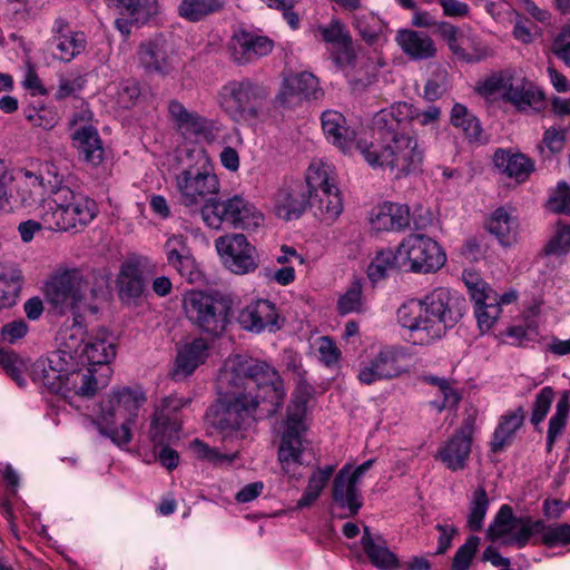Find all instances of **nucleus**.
Segmentation results:
<instances>
[{
	"instance_id": "cd10ccee",
	"label": "nucleus",
	"mask_w": 570,
	"mask_h": 570,
	"mask_svg": "<svg viewBox=\"0 0 570 570\" xmlns=\"http://www.w3.org/2000/svg\"><path fill=\"white\" fill-rule=\"evenodd\" d=\"M140 65L148 72L166 75L171 69L168 45L161 38L142 42L138 49Z\"/></svg>"
},
{
	"instance_id": "9d476101",
	"label": "nucleus",
	"mask_w": 570,
	"mask_h": 570,
	"mask_svg": "<svg viewBox=\"0 0 570 570\" xmlns=\"http://www.w3.org/2000/svg\"><path fill=\"white\" fill-rule=\"evenodd\" d=\"M202 218L210 228L227 225L234 228L249 229L261 225L262 215L247 200L234 196L225 200H215L202 208Z\"/></svg>"
},
{
	"instance_id": "4d7b16f0",
	"label": "nucleus",
	"mask_w": 570,
	"mask_h": 570,
	"mask_svg": "<svg viewBox=\"0 0 570 570\" xmlns=\"http://www.w3.org/2000/svg\"><path fill=\"white\" fill-rule=\"evenodd\" d=\"M46 173L42 171L40 175H36L31 171L26 173V178H28V187H39L43 193H38L39 197H42L45 193L51 195V184L57 181L60 186H65L62 184V178L59 176L57 168L53 165H46Z\"/></svg>"
},
{
	"instance_id": "13d9d810",
	"label": "nucleus",
	"mask_w": 570,
	"mask_h": 570,
	"mask_svg": "<svg viewBox=\"0 0 570 570\" xmlns=\"http://www.w3.org/2000/svg\"><path fill=\"white\" fill-rule=\"evenodd\" d=\"M462 281L468 287L474 303H484L488 296L494 294L489 285L474 271H463Z\"/></svg>"
},
{
	"instance_id": "0e129e2a",
	"label": "nucleus",
	"mask_w": 570,
	"mask_h": 570,
	"mask_svg": "<svg viewBox=\"0 0 570 570\" xmlns=\"http://www.w3.org/2000/svg\"><path fill=\"white\" fill-rule=\"evenodd\" d=\"M554 399V391L550 386L543 387L537 395L534 404H533V412L531 416V422L534 425H538L541 423L544 417L547 416L551 403Z\"/></svg>"
},
{
	"instance_id": "7c9ffc66",
	"label": "nucleus",
	"mask_w": 570,
	"mask_h": 570,
	"mask_svg": "<svg viewBox=\"0 0 570 570\" xmlns=\"http://www.w3.org/2000/svg\"><path fill=\"white\" fill-rule=\"evenodd\" d=\"M73 358L75 355L70 352L59 348L42 363L41 382L49 391L61 386V379L75 367Z\"/></svg>"
},
{
	"instance_id": "4c0bfd02",
	"label": "nucleus",
	"mask_w": 570,
	"mask_h": 570,
	"mask_svg": "<svg viewBox=\"0 0 570 570\" xmlns=\"http://www.w3.org/2000/svg\"><path fill=\"white\" fill-rule=\"evenodd\" d=\"M38 209V217L42 220L43 228L63 232L75 228L65 207L56 202V194H51L49 198L42 199Z\"/></svg>"
},
{
	"instance_id": "603ef678",
	"label": "nucleus",
	"mask_w": 570,
	"mask_h": 570,
	"mask_svg": "<svg viewBox=\"0 0 570 570\" xmlns=\"http://www.w3.org/2000/svg\"><path fill=\"white\" fill-rule=\"evenodd\" d=\"M436 33L446 42L449 50L459 59L471 62L473 58L459 43L462 36L461 30L448 21L438 23Z\"/></svg>"
},
{
	"instance_id": "58836bf2",
	"label": "nucleus",
	"mask_w": 570,
	"mask_h": 570,
	"mask_svg": "<svg viewBox=\"0 0 570 570\" xmlns=\"http://www.w3.org/2000/svg\"><path fill=\"white\" fill-rule=\"evenodd\" d=\"M487 228L503 246H510L517 240V218L503 207L493 212L487 223Z\"/></svg>"
},
{
	"instance_id": "37998d69",
	"label": "nucleus",
	"mask_w": 570,
	"mask_h": 570,
	"mask_svg": "<svg viewBox=\"0 0 570 570\" xmlns=\"http://www.w3.org/2000/svg\"><path fill=\"white\" fill-rule=\"evenodd\" d=\"M52 45L58 50L53 56L63 62H69L85 50L86 38L83 33L69 32V35L55 36Z\"/></svg>"
},
{
	"instance_id": "6ab92c4d",
	"label": "nucleus",
	"mask_w": 570,
	"mask_h": 570,
	"mask_svg": "<svg viewBox=\"0 0 570 570\" xmlns=\"http://www.w3.org/2000/svg\"><path fill=\"white\" fill-rule=\"evenodd\" d=\"M272 49L271 39L245 30L236 32L230 41L232 58L238 65H246L267 56Z\"/></svg>"
},
{
	"instance_id": "aec40b11",
	"label": "nucleus",
	"mask_w": 570,
	"mask_h": 570,
	"mask_svg": "<svg viewBox=\"0 0 570 570\" xmlns=\"http://www.w3.org/2000/svg\"><path fill=\"white\" fill-rule=\"evenodd\" d=\"M311 206L307 181L295 183L278 190L276 195V215L285 220L297 219Z\"/></svg>"
},
{
	"instance_id": "774afa93",
	"label": "nucleus",
	"mask_w": 570,
	"mask_h": 570,
	"mask_svg": "<svg viewBox=\"0 0 570 570\" xmlns=\"http://www.w3.org/2000/svg\"><path fill=\"white\" fill-rule=\"evenodd\" d=\"M0 364L4 368L6 373L19 385L23 386L26 380L23 376L22 365L17 356L12 353L0 351Z\"/></svg>"
},
{
	"instance_id": "bf43d9fd",
	"label": "nucleus",
	"mask_w": 570,
	"mask_h": 570,
	"mask_svg": "<svg viewBox=\"0 0 570 570\" xmlns=\"http://www.w3.org/2000/svg\"><path fill=\"white\" fill-rule=\"evenodd\" d=\"M540 534H542V543L549 548L566 546L570 543V524L546 525L543 523V530Z\"/></svg>"
},
{
	"instance_id": "052dcab7",
	"label": "nucleus",
	"mask_w": 570,
	"mask_h": 570,
	"mask_svg": "<svg viewBox=\"0 0 570 570\" xmlns=\"http://www.w3.org/2000/svg\"><path fill=\"white\" fill-rule=\"evenodd\" d=\"M337 309L342 315L362 311V286L354 282L337 302Z\"/></svg>"
},
{
	"instance_id": "49530a36",
	"label": "nucleus",
	"mask_w": 570,
	"mask_h": 570,
	"mask_svg": "<svg viewBox=\"0 0 570 570\" xmlns=\"http://www.w3.org/2000/svg\"><path fill=\"white\" fill-rule=\"evenodd\" d=\"M490 500L484 487H478L470 501V512L468 514L466 527L471 531H480L483 525V519L489 509Z\"/></svg>"
},
{
	"instance_id": "f8f14e48",
	"label": "nucleus",
	"mask_w": 570,
	"mask_h": 570,
	"mask_svg": "<svg viewBox=\"0 0 570 570\" xmlns=\"http://www.w3.org/2000/svg\"><path fill=\"white\" fill-rule=\"evenodd\" d=\"M309 186L311 208L324 222H334L343 210L338 188L331 183L326 166H309L306 174Z\"/></svg>"
},
{
	"instance_id": "de8ad7c7",
	"label": "nucleus",
	"mask_w": 570,
	"mask_h": 570,
	"mask_svg": "<svg viewBox=\"0 0 570 570\" xmlns=\"http://www.w3.org/2000/svg\"><path fill=\"white\" fill-rule=\"evenodd\" d=\"M475 304V317L478 322V326L482 333L489 331L493 324L497 322L501 307L498 301V294L494 293L484 299V303H474Z\"/></svg>"
},
{
	"instance_id": "680f3d73",
	"label": "nucleus",
	"mask_w": 570,
	"mask_h": 570,
	"mask_svg": "<svg viewBox=\"0 0 570 570\" xmlns=\"http://www.w3.org/2000/svg\"><path fill=\"white\" fill-rule=\"evenodd\" d=\"M570 250V226H560L556 235L547 243L542 249L546 256H561Z\"/></svg>"
},
{
	"instance_id": "4468645a",
	"label": "nucleus",
	"mask_w": 570,
	"mask_h": 570,
	"mask_svg": "<svg viewBox=\"0 0 570 570\" xmlns=\"http://www.w3.org/2000/svg\"><path fill=\"white\" fill-rule=\"evenodd\" d=\"M475 430V414H468L455 433L438 450L435 459L440 460L449 470H463L471 453L473 433Z\"/></svg>"
},
{
	"instance_id": "b1692460",
	"label": "nucleus",
	"mask_w": 570,
	"mask_h": 570,
	"mask_svg": "<svg viewBox=\"0 0 570 570\" xmlns=\"http://www.w3.org/2000/svg\"><path fill=\"white\" fill-rule=\"evenodd\" d=\"M400 373L396 351L385 347L368 364L360 368L358 380L368 385L376 381L396 377Z\"/></svg>"
},
{
	"instance_id": "e433bc0d",
	"label": "nucleus",
	"mask_w": 570,
	"mask_h": 570,
	"mask_svg": "<svg viewBox=\"0 0 570 570\" xmlns=\"http://www.w3.org/2000/svg\"><path fill=\"white\" fill-rule=\"evenodd\" d=\"M450 122L460 128L471 144L483 145L488 141L483 134L480 120L462 104H454L451 110Z\"/></svg>"
},
{
	"instance_id": "7ed1b4c3",
	"label": "nucleus",
	"mask_w": 570,
	"mask_h": 570,
	"mask_svg": "<svg viewBox=\"0 0 570 570\" xmlns=\"http://www.w3.org/2000/svg\"><path fill=\"white\" fill-rule=\"evenodd\" d=\"M466 301L456 292L438 287L420 301H409L397 309V321L409 330L413 344L429 345L445 335L463 317Z\"/></svg>"
},
{
	"instance_id": "6e6552de",
	"label": "nucleus",
	"mask_w": 570,
	"mask_h": 570,
	"mask_svg": "<svg viewBox=\"0 0 570 570\" xmlns=\"http://www.w3.org/2000/svg\"><path fill=\"white\" fill-rule=\"evenodd\" d=\"M87 291L94 298L99 296L101 288H89V281L78 269L67 271L52 277L47 284L46 295L55 309L63 314L71 311L78 315L85 305Z\"/></svg>"
},
{
	"instance_id": "5701e85b",
	"label": "nucleus",
	"mask_w": 570,
	"mask_h": 570,
	"mask_svg": "<svg viewBox=\"0 0 570 570\" xmlns=\"http://www.w3.org/2000/svg\"><path fill=\"white\" fill-rule=\"evenodd\" d=\"M395 40L405 56L412 60H430L438 55L435 41L423 31L402 29L397 31Z\"/></svg>"
},
{
	"instance_id": "f3484780",
	"label": "nucleus",
	"mask_w": 570,
	"mask_h": 570,
	"mask_svg": "<svg viewBox=\"0 0 570 570\" xmlns=\"http://www.w3.org/2000/svg\"><path fill=\"white\" fill-rule=\"evenodd\" d=\"M51 187V194H56V202L65 207L75 228L86 226L96 217L98 209L94 199L57 181Z\"/></svg>"
},
{
	"instance_id": "dca6fc26",
	"label": "nucleus",
	"mask_w": 570,
	"mask_h": 570,
	"mask_svg": "<svg viewBox=\"0 0 570 570\" xmlns=\"http://www.w3.org/2000/svg\"><path fill=\"white\" fill-rule=\"evenodd\" d=\"M92 114L90 110L76 112L70 119L71 126H78L71 135L73 146L78 149L83 160L92 166H98L104 159V148L98 130L89 125Z\"/></svg>"
},
{
	"instance_id": "a211bd4d",
	"label": "nucleus",
	"mask_w": 570,
	"mask_h": 570,
	"mask_svg": "<svg viewBox=\"0 0 570 570\" xmlns=\"http://www.w3.org/2000/svg\"><path fill=\"white\" fill-rule=\"evenodd\" d=\"M237 322L245 331L261 333L265 330L276 332L281 328L278 313L268 299H258L240 309Z\"/></svg>"
},
{
	"instance_id": "473e14b6",
	"label": "nucleus",
	"mask_w": 570,
	"mask_h": 570,
	"mask_svg": "<svg viewBox=\"0 0 570 570\" xmlns=\"http://www.w3.org/2000/svg\"><path fill=\"white\" fill-rule=\"evenodd\" d=\"M118 283L120 301L127 305H137L145 291V282L140 268L132 263L124 264Z\"/></svg>"
},
{
	"instance_id": "a878e982",
	"label": "nucleus",
	"mask_w": 570,
	"mask_h": 570,
	"mask_svg": "<svg viewBox=\"0 0 570 570\" xmlns=\"http://www.w3.org/2000/svg\"><path fill=\"white\" fill-rule=\"evenodd\" d=\"M318 32L322 40L332 46L336 65L343 67L354 59L352 38L340 20H332L327 26H321Z\"/></svg>"
},
{
	"instance_id": "a18cd8bd",
	"label": "nucleus",
	"mask_w": 570,
	"mask_h": 570,
	"mask_svg": "<svg viewBox=\"0 0 570 570\" xmlns=\"http://www.w3.org/2000/svg\"><path fill=\"white\" fill-rule=\"evenodd\" d=\"M394 268H403V266H401L399 247L396 248V252H393L392 249H383L379 252L367 267V276L372 282H377L386 276L387 271Z\"/></svg>"
},
{
	"instance_id": "0eeeda50",
	"label": "nucleus",
	"mask_w": 570,
	"mask_h": 570,
	"mask_svg": "<svg viewBox=\"0 0 570 570\" xmlns=\"http://www.w3.org/2000/svg\"><path fill=\"white\" fill-rule=\"evenodd\" d=\"M268 96L265 86L249 78L228 81L219 94L222 107L236 121L257 119Z\"/></svg>"
},
{
	"instance_id": "20e7f679",
	"label": "nucleus",
	"mask_w": 570,
	"mask_h": 570,
	"mask_svg": "<svg viewBox=\"0 0 570 570\" xmlns=\"http://www.w3.org/2000/svg\"><path fill=\"white\" fill-rule=\"evenodd\" d=\"M145 401L146 396L139 387L114 390L100 402L98 419H90V422L101 435L109 438L118 446L126 445L131 441L130 426Z\"/></svg>"
},
{
	"instance_id": "412c9836",
	"label": "nucleus",
	"mask_w": 570,
	"mask_h": 570,
	"mask_svg": "<svg viewBox=\"0 0 570 570\" xmlns=\"http://www.w3.org/2000/svg\"><path fill=\"white\" fill-rule=\"evenodd\" d=\"M332 498L337 507L347 510V513L341 515V518L355 517L362 508L363 498L358 489V483L350 479V465L343 466L335 475Z\"/></svg>"
},
{
	"instance_id": "79ce46f5",
	"label": "nucleus",
	"mask_w": 570,
	"mask_h": 570,
	"mask_svg": "<svg viewBox=\"0 0 570 570\" xmlns=\"http://www.w3.org/2000/svg\"><path fill=\"white\" fill-rule=\"evenodd\" d=\"M225 0H181L178 7L180 17L197 22L224 8Z\"/></svg>"
},
{
	"instance_id": "c756f323",
	"label": "nucleus",
	"mask_w": 570,
	"mask_h": 570,
	"mask_svg": "<svg viewBox=\"0 0 570 570\" xmlns=\"http://www.w3.org/2000/svg\"><path fill=\"white\" fill-rule=\"evenodd\" d=\"M372 225L377 230L400 232L410 226V208L397 203H384L372 217Z\"/></svg>"
},
{
	"instance_id": "423d86ee",
	"label": "nucleus",
	"mask_w": 570,
	"mask_h": 570,
	"mask_svg": "<svg viewBox=\"0 0 570 570\" xmlns=\"http://www.w3.org/2000/svg\"><path fill=\"white\" fill-rule=\"evenodd\" d=\"M187 320L200 332L220 336L229 324L230 301L219 294L191 291L184 297Z\"/></svg>"
},
{
	"instance_id": "864d4df0",
	"label": "nucleus",
	"mask_w": 570,
	"mask_h": 570,
	"mask_svg": "<svg viewBox=\"0 0 570 570\" xmlns=\"http://www.w3.org/2000/svg\"><path fill=\"white\" fill-rule=\"evenodd\" d=\"M542 530L543 521L541 520H533L530 517L517 518L511 533V540L518 546V548H523L527 546L531 537L541 533Z\"/></svg>"
},
{
	"instance_id": "ea45409f",
	"label": "nucleus",
	"mask_w": 570,
	"mask_h": 570,
	"mask_svg": "<svg viewBox=\"0 0 570 570\" xmlns=\"http://www.w3.org/2000/svg\"><path fill=\"white\" fill-rule=\"evenodd\" d=\"M81 355L86 356L90 367L100 373L102 366H110V361L116 356V346L105 337L89 338L81 348Z\"/></svg>"
},
{
	"instance_id": "72a5a7b5",
	"label": "nucleus",
	"mask_w": 570,
	"mask_h": 570,
	"mask_svg": "<svg viewBox=\"0 0 570 570\" xmlns=\"http://www.w3.org/2000/svg\"><path fill=\"white\" fill-rule=\"evenodd\" d=\"M361 543L370 561L379 569L392 570L399 567L397 557L389 550L381 537H372L367 525H364Z\"/></svg>"
},
{
	"instance_id": "f704fd0d",
	"label": "nucleus",
	"mask_w": 570,
	"mask_h": 570,
	"mask_svg": "<svg viewBox=\"0 0 570 570\" xmlns=\"http://www.w3.org/2000/svg\"><path fill=\"white\" fill-rule=\"evenodd\" d=\"M493 163L501 173L517 181H524L534 169L532 160L523 154H511L503 149L495 151Z\"/></svg>"
},
{
	"instance_id": "8fccbe9b",
	"label": "nucleus",
	"mask_w": 570,
	"mask_h": 570,
	"mask_svg": "<svg viewBox=\"0 0 570 570\" xmlns=\"http://www.w3.org/2000/svg\"><path fill=\"white\" fill-rule=\"evenodd\" d=\"M397 117L403 116L402 119L409 121L417 120L421 126L432 125L439 121L441 110L436 106H430L426 110H419L413 108L412 105L406 102L399 104L397 107H393Z\"/></svg>"
},
{
	"instance_id": "2f4dec72",
	"label": "nucleus",
	"mask_w": 570,
	"mask_h": 570,
	"mask_svg": "<svg viewBox=\"0 0 570 570\" xmlns=\"http://www.w3.org/2000/svg\"><path fill=\"white\" fill-rule=\"evenodd\" d=\"M321 121L326 138L342 151H348L353 145V131L345 127V117L338 111L326 110Z\"/></svg>"
},
{
	"instance_id": "338daca9",
	"label": "nucleus",
	"mask_w": 570,
	"mask_h": 570,
	"mask_svg": "<svg viewBox=\"0 0 570 570\" xmlns=\"http://www.w3.org/2000/svg\"><path fill=\"white\" fill-rule=\"evenodd\" d=\"M551 51L567 67H570V26L563 27L556 36Z\"/></svg>"
},
{
	"instance_id": "f257e3e1",
	"label": "nucleus",
	"mask_w": 570,
	"mask_h": 570,
	"mask_svg": "<svg viewBox=\"0 0 570 570\" xmlns=\"http://www.w3.org/2000/svg\"><path fill=\"white\" fill-rule=\"evenodd\" d=\"M219 399L206 413L209 424L224 434L237 431L245 417L258 412L272 416L281 409L285 389L278 371L265 361L236 355L217 377Z\"/></svg>"
},
{
	"instance_id": "1a4fd4ad",
	"label": "nucleus",
	"mask_w": 570,
	"mask_h": 570,
	"mask_svg": "<svg viewBox=\"0 0 570 570\" xmlns=\"http://www.w3.org/2000/svg\"><path fill=\"white\" fill-rule=\"evenodd\" d=\"M179 191V202L189 209L190 213H199L207 204H213L219 191V181L210 168L184 169L176 177Z\"/></svg>"
},
{
	"instance_id": "ddd939ff",
	"label": "nucleus",
	"mask_w": 570,
	"mask_h": 570,
	"mask_svg": "<svg viewBox=\"0 0 570 570\" xmlns=\"http://www.w3.org/2000/svg\"><path fill=\"white\" fill-rule=\"evenodd\" d=\"M111 374L112 370L110 366H102L100 373L89 365L73 367L61 379V386L50 391L60 394L71 404V399L75 396L91 397L100 389L106 387Z\"/></svg>"
},
{
	"instance_id": "393cba45",
	"label": "nucleus",
	"mask_w": 570,
	"mask_h": 570,
	"mask_svg": "<svg viewBox=\"0 0 570 570\" xmlns=\"http://www.w3.org/2000/svg\"><path fill=\"white\" fill-rule=\"evenodd\" d=\"M322 96L323 92L318 87L317 78L311 72H301L284 80L277 100L281 105L286 106L295 97L317 100Z\"/></svg>"
},
{
	"instance_id": "bb28decb",
	"label": "nucleus",
	"mask_w": 570,
	"mask_h": 570,
	"mask_svg": "<svg viewBox=\"0 0 570 570\" xmlns=\"http://www.w3.org/2000/svg\"><path fill=\"white\" fill-rule=\"evenodd\" d=\"M207 350L208 344L202 337L184 345L176 356L175 367L170 372L171 379L179 381L190 375L206 360Z\"/></svg>"
},
{
	"instance_id": "09e8293b",
	"label": "nucleus",
	"mask_w": 570,
	"mask_h": 570,
	"mask_svg": "<svg viewBox=\"0 0 570 570\" xmlns=\"http://www.w3.org/2000/svg\"><path fill=\"white\" fill-rule=\"evenodd\" d=\"M22 274L18 269H10L0 273V308L10 307L14 304Z\"/></svg>"
},
{
	"instance_id": "69168bd1",
	"label": "nucleus",
	"mask_w": 570,
	"mask_h": 570,
	"mask_svg": "<svg viewBox=\"0 0 570 570\" xmlns=\"http://www.w3.org/2000/svg\"><path fill=\"white\" fill-rule=\"evenodd\" d=\"M550 210L554 213L570 214V186L560 181L556 191L548 200Z\"/></svg>"
},
{
	"instance_id": "c03bdc74",
	"label": "nucleus",
	"mask_w": 570,
	"mask_h": 570,
	"mask_svg": "<svg viewBox=\"0 0 570 570\" xmlns=\"http://www.w3.org/2000/svg\"><path fill=\"white\" fill-rule=\"evenodd\" d=\"M354 26L361 38L370 46L376 45L386 28L374 13H362L354 17Z\"/></svg>"
},
{
	"instance_id": "6e6d98bb",
	"label": "nucleus",
	"mask_w": 570,
	"mask_h": 570,
	"mask_svg": "<svg viewBox=\"0 0 570 570\" xmlns=\"http://www.w3.org/2000/svg\"><path fill=\"white\" fill-rule=\"evenodd\" d=\"M81 316L73 315L72 326L62 333V346L65 351L72 355H81V348L85 345V331L80 321Z\"/></svg>"
},
{
	"instance_id": "2eb2a0df",
	"label": "nucleus",
	"mask_w": 570,
	"mask_h": 570,
	"mask_svg": "<svg viewBox=\"0 0 570 570\" xmlns=\"http://www.w3.org/2000/svg\"><path fill=\"white\" fill-rule=\"evenodd\" d=\"M216 248L226 266L235 274H246L258 266L256 248L243 234L219 237L216 240Z\"/></svg>"
},
{
	"instance_id": "c9c22d12",
	"label": "nucleus",
	"mask_w": 570,
	"mask_h": 570,
	"mask_svg": "<svg viewBox=\"0 0 570 570\" xmlns=\"http://www.w3.org/2000/svg\"><path fill=\"white\" fill-rule=\"evenodd\" d=\"M524 421V411L518 407L515 411L501 416L500 422L494 430L490 449L493 453L502 452L513 441L515 432L521 428Z\"/></svg>"
},
{
	"instance_id": "c85d7f7f",
	"label": "nucleus",
	"mask_w": 570,
	"mask_h": 570,
	"mask_svg": "<svg viewBox=\"0 0 570 570\" xmlns=\"http://www.w3.org/2000/svg\"><path fill=\"white\" fill-rule=\"evenodd\" d=\"M164 248L168 265L175 268L181 277H185L191 283L195 279L197 271L195 259L186 243V238L183 236L169 237L165 243Z\"/></svg>"
},
{
	"instance_id": "3c124183",
	"label": "nucleus",
	"mask_w": 570,
	"mask_h": 570,
	"mask_svg": "<svg viewBox=\"0 0 570 570\" xmlns=\"http://www.w3.org/2000/svg\"><path fill=\"white\" fill-rule=\"evenodd\" d=\"M450 87L449 73L445 68L438 66L429 77L423 89V98L433 102L443 97Z\"/></svg>"
},
{
	"instance_id": "5fc2aeb1",
	"label": "nucleus",
	"mask_w": 570,
	"mask_h": 570,
	"mask_svg": "<svg viewBox=\"0 0 570 570\" xmlns=\"http://www.w3.org/2000/svg\"><path fill=\"white\" fill-rule=\"evenodd\" d=\"M515 520L517 517L513 514V509L508 504H503L488 529V538L494 541L512 533Z\"/></svg>"
},
{
	"instance_id": "f03ea898",
	"label": "nucleus",
	"mask_w": 570,
	"mask_h": 570,
	"mask_svg": "<svg viewBox=\"0 0 570 570\" xmlns=\"http://www.w3.org/2000/svg\"><path fill=\"white\" fill-rule=\"evenodd\" d=\"M373 138L370 145L358 141L356 146L371 166L387 168L396 178L421 170L424 151L410 134L409 121L397 117L394 109L374 116Z\"/></svg>"
},
{
	"instance_id": "a19ab883",
	"label": "nucleus",
	"mask_w": 570,
	"mask_h": 570,
	"mask_svg": "<svg viewBox=\"0 0 570 570\" xmlns=\"http://www.w3.org/2000/svg\"><path fill=\"white\" fill-rule=\"evenodd\" d=\"M180 423L176 416H166L161 412H155L150 423L149 436L155 448L171 443L178 439Z\"/></svg>"
},
{
	"instance_id": "e2e57ef3",
	"label": "nucleus",
	"mask_w": 570,
	"mask_h": 570,
	"mask_svg": "<svg viewBox=\"0 0 570 570\" xmlns=\"http://www.w3.org/2000/svg\"><path fill=\"white\" fill-rule=\"evenodd\" d=\"M479 543V537H470L466 542L456 550L451 570H468L478 550Z\"/></svg>"
},
{
	"instance_id": "39448f33",
	"label": "nucleus",
	"mask_w": 570,
	"mask_h": 570,
	"mask_svg": "<svg viewBox=\"0 0 570 570\" xmlns=\"http://www.w3.org/2000/svg\"><path fill=\"white\" fill-rule=\"evenodd\" d=\"M309 392L306 387L295 391L286 410L284 431L278 448V461L285 474L294 478L297 469L307 463L311 452L309 442L303 439L306 431L305 416Z\"/></svg>"
},
{
	"instance_id": "9b49d317",
	"label": "nucleus",
	"mask_w": 570,
	"mask_h": 570,
	"mask_svg": "<svg viewBox=\"0 0 570 570\" xmlns=\"http://www.w3.org/2000/svg\"><path fill=\"white\" fill-rule=\"evenodd\" d=\"M401 266L405 271L428 274L439 271L446 262L441 246L423 234H410L399 245Z\"/></svg>"
},
{
	"instance_id": "4be33fe9",
	"label": "nucleus",
	"mask_w": 570,
	"mask_h": 570,
	"mask_svg": "<svg viewBox=\"0 0 570 570\" xmlns=\"http://www.w3.org/2000/svg\"><path fill=\"white\" fill-rule=\"evenodd\" d=\"M167 109L170 120L185 138H197L212 130L208 119L197 111L188 110L179 100H170Z\"/></svg>"
}]
</instances>
